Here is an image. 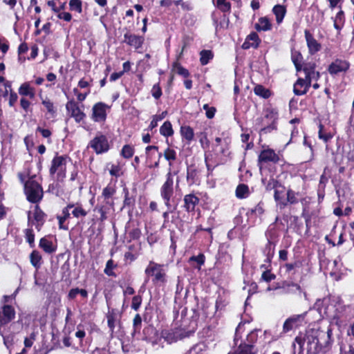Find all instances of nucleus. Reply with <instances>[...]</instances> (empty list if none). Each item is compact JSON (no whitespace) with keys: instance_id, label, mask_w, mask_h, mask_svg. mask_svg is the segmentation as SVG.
<instances>
[{"instance_id":"obj_1","label":"nucleus","mask_w":354,"mask_h":354,"mask_svg":"<svg viewBox=\"0 0 354 354\" xmlns=\"http://www.w3.org/2000/svg\"><path fill=\"white\" fill-rule=\"evenodd\" d=\"M332 335V330L328 328L326 331L319 329L311 328L306 331L305 337L297 336L295 339V343L293 344L294 350H297L296 344L298 345L299 354H303L304 346L305 342H315L316 340L322 341L330 339Z\"/></svg>"},{"instance_id":"obj_2","label":"nucleus","mask_w":354,"mask_h":354,"mask_svg":"<svg viewBox=\"0 0 354 354\" xmlns=\"http://www.w3.org/2000/svg\"><path fill=\"white\" fill-rule=\"evenodd\" d=\"M25 193L27 199L33 203L39 202L43 196V190L41 185L32 178H30L24 185Z\"/></svg>"},{"instance_id":"obj_3","label":"nucleus","mask_w":354,"mask_h":354,"mask_svg":"<svg viewBox=\"0 0 354 354\" xmlns=\"http://www.w3.org/2000/svg\"><path fill=\"white\" fill-rule=\"evenodd\" d=\"M174 180L171 172V169H169L168 173L167 174L166 181L160 187V196L164 200L165 204L167 206L168 210L171 207L170 201L174 196Z\"/></svg>"},{"instance_id":"obj_4","label":"nucleus","mask_w":354,"mask_h":354,"mask_svg":"<svg viewBox=\"0 0 354 354\" xmlns=\"http://www.w3.org/2000/svg\"><path fill=\"white\" fill-rule=\"evenodd\" d=\"M163 266L156 263L152 261H151L145 269V274L149 278L150 276L153 277V282L154 283H164L165 282V272L162 268Z\"/></svg>"},{"instance_id":"obj_5","label":"nucleus","mask_w":354,"mask_h":354,"mask_svg":"<svg viewBox=\"0 0 354 354\" xmlns=\"http://www.w3.org/2000/svg\"><path fill=\"white\" fill-rule=\"evenodd\" d=\"M56 172L57 180H63L66 176V158L64 156H56L52 161L50 174L53 176Z\"/></svg>"},{"instance_id":"obj_6","label":"nucleus","mask_w":354,"mask_h":354,"mask_svg":"<svg viewBox=\"0 0 354 354\" xmlns=\"http://www.w3.org/2000/svg\"><path fill=\"white\" fill-rule=\"evenodd\" d=\"M89 146L94 149L97 154L105 153L109 149V145L106 137L100 133L91 140Z\"/></svg>"},{"instance_id":"obj_7","label":"nucleus","mask_w":354,"mask_h":354,"mask_svg":"<svg viewBox=\"0 0 354 354\" xmlns=\"http://www.w3.org/2000/svg\"><path fill=\"white\" fill-rule=\"evenodd\" d=\"M282 288L284 290V292L287 294L295 295L296 297L301 298L304 296L306 298V292L302 290L301 286L294 282H289L284 281L280 286H277L274 289Z\"/></svg>"},{"instance_id":"obj_8","label":"nucleus","mask_w":354,"mask_h":354,"mask_svg":"<svg viewBox=\"0 0 354 354\" xmlns=\"http://www.w3.org/2000/svg\"><path fill=\"white\" fill-rule=\"evenodd\" d=\"M279 160V156L274 150L268 149L263 150L258 157V165L260 171L262 170L264 165L268 162H278Z\"/></svg>"},{"instance_id":"obj_9","label":"nucleus","mask_w":354,"mask_h":354,"mask_svg":"<svg viewBox=\"0 0 354 354\" xmlns=\"http://www.w3.org/2000/svg\"><path fill=\"white\" fill-rule=\"evenodd\" d=\"M306 315V313H304L288 317L283 323V332L286 333L301 326L304 321Z\"/></svg>"},{"instance_id":"obj_10","label":"nucleus","mask_w":354,"mask_h":354,"mask_svg":"<svg viewBox=\"0 0 354 354\" xmlns=\"http://www.w3.org/2000/svg\"><path fill=\"white\" fill-rule=\"evenodd\" d=\"M350 66V64L345 59H336L328 68V71L330 75H337L342 72H346Z\"/></svg>"},{"instance_id":"obj_11","label":"nucleus","mask_w":354,"mask_h":354,"mask_svg":"<svg viewBox=\"0 0 354 354\" xmlns=\"http://www.w3.org/2000/svg\"><path fill=\"white\" fill-rule=\"evenodd\" d=\"M15 315L14 308L10 305H5L0 311V327L11 322Z\"/></svg>"},{"instance_id":"obj_12","label":"nucleus","mask_w":354,"mask_h":354,"mask_svg":"<svg viewBox=\"0 0 354 354\" xmlns=\"http://www.w3.org/2000/svg\"><path fill=\"white\" fill-rule=\"evenodd\" d=\"M66 109L73 117L76 122H80L85 117V114L80 109L77 104L71 100L66 104Z\"/></svg>"},{"instance_id":"obj_13","label":"nucleus","mask_w":354,"mask_h":354,"mask_svg":"<svg viewBox=\"0 0 354 354\" xmlns=\"http://www.w3.org/2000/svg\"><path fill=\"white\" fill-rule=\"evenodd\" d=\"M106 105L102 102L95 104L93 107L92 118L95 122H102L106 119Z\"/></svg>"},{"instance_id":"obj_14","label":"nucleus","mask_w":354,"mask_h":354,"mask_svg":"<svg viewBox=\"0 0 354 354\" xmlns=\"http://www.w3.org/2000/svg\"><path fill=\"white\" fill-rule=\"evenodd\" d=\"M123 42L138 49L142 46L144 42V37L142 36L131 34L128 32H126L124 35Z\"/></svg>"},{"instance_id":"obj_15","label":"nucleus","mask_w":354,"mask_h":354,"mask_svg":"<svg viewBox=\"0 0 354 354\" xmlns=\"http://www.w3.org/2000/svg\"><path fill=\"white\" fill-rule=\"evenodd\" d=\"M305 38L307 42V46L309 50V53L313 55L320 50L321 44L313 37V35L309 30H306L304 32Z\"/></svg>"},{"instance_id":"obj_16","label":"nucleus","mask_w":354,"mask_h":354,"mask_svg":"<svg viewBox=\"0 0 354 354\" xmlns=\"http://www.w3.org/2000/svg\"><path fill=\"white\" fill-rule=\"evenodd\" d=\"M330 339L326 340H316L315 342H306L307 343V353L308 354H317L324 346L329 344Z\"/></svg>"},{"instance_id":"obj_17","label":"nucleus","mask_w":354,"mask_h":354,"mask_svg":"<svg viewBox=\"0 0 354 354\" xmlns=\"http://www.w3.org/2000/svg\"><path fill=\"white\" fill-rule=\"evenodd\" d=\"M310 86V82H308L306 78L299 77L294 84V93L296 95H304L307 93L308 88Z\"/></svg>"},{"instance_id":"obj_18","label":"nucleus","mask_w":354,"mask_h":354,"mask_svg":"<svg viewBox=\"0 0 354 354\" xmlns=\"http://www.w3.org/2000/svg\"><path fill=\"white\" fill-rule=\"evenodd\" d=\"M185 207L187 212L194 211L196 205L199 203V198L194 194H187L184 197Z\"/></svg>"},{"instance_id":"obj_19","label":"nucleus","mask_w":354,"mask_h":354,"mask_svg":"<svg viewBox=\"0 0 354 354\" xmlns=\"http://www.w3.org/2000/svg\"><path fill=\"white\" fill-rule=\"evenodd\" d=\"M113 203H105L102 202L100 204H97L94 209V211H97L100 214V220L103 222L107 219V214L109 212L110 207L112 206Z\"/></svg>"},{"instance_id":"obj_20","label":"nucleus","mask_w":354,"mask_h":354,"mask_svg":"<svg viewBox=\"0 0 354 354\" xmlns=\"http://www.w3.org/2000/svg\"><path fill=\"white\" fill-rule=\"evenodd\" d=\"M259 36L256 32L250 34L245 41L243 44L242 48L244 49L250 48V47L257 48L259 46Z\"/></svg>"},{"instance_id":"obj_21","label":"nucleus","mask_w":354,"mask_h":354,"mask_svg":"<svg viewBox=\"0 0 354 354\" xmlns=\"http://www.w3.org/2000/svg\"><path fill=\"white\" fill-rule=\"evenodd\" d=\"M272 12L276 16V21L278 24H280L286 15V9L284 6L282 5H276L272 8Z\"/></svg>"},{"instance_id":"obj_22","label":"nucleus","mask_w":354,"mask_h":354,"mask_svg":"<svg viewBox=\"0 0 354 354\" xmlns=\"http://www.w3.org/2000/svg\"><path fill=\"white\" fill-rule=\"evenodd\" d=\"M124 193V200L123 203V208H128L129 210L132 209L133 206L135 205V197L133 196H130L129 192L127 188L124 187L123 189Z\"/></svg>"},{"instance_id":"obj_23","label":"nucleus","mask_w":354,"mask_h":354,"mask_svg":"<svg viewBox=\"0 0 354 354\" xmlns=\"http://www.w3.org/2000/svg\"><path fill=\"white\" fill-rule=\"evenodd\" d=\"M39 247L48 254H51L56 250V248L53 245L52 241H48L46 238L40 239Z\"/></svg>"},{"instance_id":"obj_24","label":"nucleus","mask_w":354,"mask_h":354,"mask_svg":"<svg viewBox=\"0 0 354 354\" xmlns=\"http://www.w3.org/2000/svg\"><path fill=\"white\" fill-rule=\"evenodd\" d=\"M255 28L258 31H266L271 28V24L267 17H261L255 24Z\"/></svg>"},{"instance_id":"obj_25","label":"nucleus","mask_w":354,"mask_h":354,"mask_svg":"<svg viewBox=\"0 0 354 354\" xmlns=\"http://www.w3.org/2000/svg\"><path fill=\"white\" fill-rule=\"evenodd\" d=\"M262 183L266 187V189L267 191H270L272 189H275L279 187H281L282 189H284L283 186H281L277 180H276L274 178H270L268 180H267L266 178H262Z\"/></svg>"},{"instance_id":"obj_26","label":"nucleus","mask_w":354,"mask_h":354,"mask_svg":"<svg viewBox=\"0 0 354 354\" xmlns=\"http://www.w3.org/2000/svg\"><path fill=\"white\" fill-rule=\"evenodd\" d=\"M200 62L202 65H206L207 63L213 59L214 54L210 50H203L200 52Z\"/></svg>"},{"instance_id":"obj_27","label":"nucleus","mask_w":354,"mask_h":354,"mask_svg":"<svg viewBox=\"0 0 354 354\" xmlns=\"http://www.w3.org/2000/svg\"><path fill=\"white\" fill-rule=\"evenodd\" d=\"M115 189L111 186H107L104 188L102 196L104 198L103 202L105 203H113L110 201V198L115 194Z\"/></svg>"},{"instance_id":"obj_28","label":"nucleus","mask_w":354,"mask_h":354,"mask_svg":"<svg viewBox=\"0 0 354 354\" xmlns=\"http://www.w3.org/2000/svg\"><path fill=\"white\" fill-rule=\"evenodd\" d=\"M254 92L257 95L261 96L265 99L268 98L271 95L270 91L260 84L254 87Z\"/></svg>"},{"instance_id":"obj_29","label":"nucleus","mask_w":354,"mask_h":354,"mask_svg":"<svg viewBox=\"0 0 354 354\" xmlns=\"http://www.w3.org/2000/svg\"><path fill=\"white\" fill-rule=\"evenodd\" d=\"M19 93L21 95L29 96L30 98H33L35 96V93L30 87L28 83H24L21 85L19 89Z\"/></svg>"},{"instance_id":"obj_30","label":"nucleus","mask_w":354,"mask_h":354,"mask_svg":"<svg viewBox=\"0 0 354 354\" xmlns=\"http://www.w3.org/2000/svg\"><path fill=\"white\" fill-rule=\"evenodd\" d=\"M249 194L248 186L245 184H240L236 189V196L239 198H246Z\"/></svg>"},{"instance_id":"obj_31","label":"nucleus","mask_w":354,"mask_h":354,"mask_svg":"<svg viewBox=\"0 0 354 354\" xmlns=\"http://www.w3.org/2000/svg\"><path fill=\"white\" fill-rule=\"evenodd\" d=\"M180 133L182 136L186 139L188 142H190L193 140L194 138V131L192 128L189 126L181 127Z\"/></svg>"},{"instance_id":"obj_32","label":"nucleus","mask_w":354,"mask_h":354,"mask_svg":"<svg viewBox=\"0 0 354 354\" xmlns=\"http://www.w3.org/2000/svg\"><path fill=\"white\" fill-rule=\"evenodd\" d=\"M44 217H45V214L42 212V210L37 205L35 207L34 219L37 223L38 226L43 225V223L44 222Z\"/></svg>"},{"instance_id":"obj_33","label":"nucleus","mask_w":354,"mask_h":354,"mask_svg":"<svg viewBox=\"0 0 354 354\" xmlns=\"http://www.w3.org/2000/svg\"><path fill=\"white\" fill-rule=\"evenodd\" d=\"M30 262L32 265L36 268H39L41 265V256L40 255L39 252L38 251L34 250L32 252V253L30 255Z\"/></svg>"},{"instance_id":"obj_34","label":"nucleus","mask_w":354,"mask_h":354,"mask_svg":"<svg viewBox=\"0 0 354 354\" xmlns=\"http://www.w3.org/2000/svg\"><path fill=\"white\" fill-rule=\"evenodd\" d=\"M160 132L165 136H170L173 134L174 131L172 129L171 124L167 121L160 127Z\"/></svg>"},{"instance_id":"obj_35","label":"nucleus","mask_w":354,"mask_h":354,"mask_svg":"<svg viewBox=\"0 0 354 354\" xmlns=\"http://www.w3.org/2000/svg\"><path fill=\"white\" fill-rule=\"evenodd\" d=\"M117 320V316L116 314L114 313V310H112L111 312H109L107 315V322H108V326L111 330V332L113 331L115 328V324Z\"/></svg>"},{"instance_id":"obj_36","label":"nucleus","mask_w":354,"mask_h":354,"mask_svg":"<svg viewBox=\"0 0 354 354\" xmlns=\"http://www.w3.org/2000/svg\"><path fill=\"white\" fill-rule=\"evenodd\" d=\"M165 158L169 161V167L172 165L171 161L175 160L176 159V152L170 148H167L164 152Z\"/></svg>"},{"instance_id":"obj_37","label":"nucleus","mask_w":354,"mask_h":354,"mask_svg":"<svg viewBox=\"0 0 354 354\" xmlns=\"http://www.w3.org/2000/svg\"><path fill=\"white\" fill-rule=\"evenodd\" d=\"M319 138L325 142H328L333 138V135L330 133H327L324 131L323 124H319Z\"/></svg>"},{"instance_id":"obj_38","label":"nucleus","mask_w":354,"mask_h":354,"mask_svg":"<svg viewBox=\"0 0 354 354\" xmlns=\"http://www.w3.org/2000/svg\"><path fill=\"white\" fill-rule=\"evenodd\" d=\"M133 148L129 145H124L121 151V155L125 158H130L133 156Z\"/></svg>"},{"instance_id":"obj_39","label":"nucleus","mask_w":354,"mask_h":354,"mask_svg":"<svg viewBox=\"0 0 354 354\" xmlns=\"http://www.w3.org/2000/svg\"><path fill=\"white\" fill-rule=\"evenodd\" d=\"M69 6L71 10L77 11L78 13L82 11L81 0H70Z\"/></svg>"},{"instance_id":"obj_40","label":"nucleus","mask_w":354,"mask_h":354,"mask_svg":"<svg viewBox=\"0 0 354 354\" xmlns=\"http://www.w3.org/2000/svg\"><path fill=\"white\" fill-rule=\"evenodd\" d=\"M113 261L112 259L109 260L106 262V268L104 270V273L108 276L116 277V274L113 272V268H115Z\"/></svg>"},{"instance_id":"obj_41","label":"nucleus","mask_w":354,"mask_h":354,"mask_svg":"<svg viewBox=\"0 0 354 354\" xmlns=\"http://www.w3.org/2000/svg\"><path fill=\"white\" fill-rule=\"evenodd\" d=\"M174 67L176 68V73L184 77H188L189 76V73L188 70L183 67L179 63L176 62L174 64Z\"/></svg>"},{"instance_id":"obj_42","label":"nucleus","mask_w":354,"mask_h":354,"mask_svg":"<svg viewBox=\"0 0 354 354\" xmlns=\"http://www.w3.org/2000/svg\"><path fill=\"white\" fill-rule=\"evenodd\" d=\"M216 4L222 12H227L230 10V3L226 0H217Z\"/></svg>"},{"instance_id":"obj_43","label":"nucleus","mask_w":354,"mask_h":354,"mask_svg":"<svg viewBox=\"0 0 354 354\" xmlns=\"http://www.w3.org/2000/svg\"><path fill=\"white\" fill-rule=\"evenodd\" d=\"M203 109L205 110V115L206 117L209 119H212L214 117L215 113H216V108L214 106H209L208 104H204L203 105Z\"/></svg>"},{"instance_id":"obj_44","label":"nucleus","mask_w":354,"mask_h":354,"mask_svg":"<svg viewBox=\"0 0 354 354\" xmlns=\"http://www.w3.org/2000/svg\"><path fill=\"white\" fill-rule=\"evenodd\" d=\"M151 95L156 100L159 99L162 95V90L159 83H157L153 85L151 89Z\"/></svg>"},{"instance_id":"obj_45","label":"nucleus","mask_w":354,"mask_h":354,"mask_svg":"<svg viewBox=\"0 0 354 354\" xmlns=\"http://www.w3.org/2000/svg\"><path fill=\"white\" fill-rule=\"evenodd\" d=\"M166 113L167 112H162V114L160 115H154L149 124V128L151 129H153V128L156 127L158 125V122L163 119Z\"/></svg>"},{"instance_id":"obj_46","label":"nucleus","mask_w":354,"mask_h":354,"mask_svg":"<svg viewBox=\"0 0 354 354\" xmlns=\"http://www.w3.org/2000/svg\"><path fill=\"white\" fill-rule=\"evenodd\" d=\"M275 278L276 275L271 273L270 270H265L261 275V279L266 282H270L272 280H274Z\"/></svg>"},{"instance_id":"obj_47","label":"nucleus","mask_w":354,"mask_h":354,"mask_svg":"<svg viewBox=\"0 0 354 354\" xmlns=\"http://www.w3.org/2000/svg\"><path fill=\"white\" fill-rule=\"evenodd\" d=\"M287 202L290 204H295L298 202L296 194L292 189H288L287 191Z\"/></svg>"},{"instance_id":"obj_48","label":"nucleus","mask_w":354,"mask_h":354,"mask_svg":"<svg viewBox=\"0 0 354 354\" xmlns=\"http://www.w3.org/2000/svg\"><path fill=\"white\" fill-rule=\"evenodd\" d=\"M142 303V297L140 295L134 296L132 299L131 308L138 310Z\"/></svg>"},{"instance_id":"obj_49","label":"nucleus","mask_w":354,"mask_h":354,"mask_svg":"<svg viewBox=\"0 0 354 354\" xmlns=\"http://www.w3.org/2000/svg\"><path fill=\"white\" fill-rule=\"evenodd\" d=\"M142 318L139 314L136 315L133 319L134 333L139 331L141 327Z\"/></svg>"},{"instance_id":"obj_50","label":"nucleus","mask_w":354,"mask_h":354,"mask_svg":"<svg viewBox=\"0 0 354 354\" xmlns=\"http://www.w3.org/2000/svg\"><path fill=\"white\" fill-rule=\"evenodd\" d=\"M315 70V64L314 63H306L303 66V71L305 75H309Z\"/></svg>"},{"instance_id":"obj_51","label":"nucleus","mask_w":354,"mask_h":354,"mask_svg":"<svg viewBox=\"0 0 354 354\" xmlns=\"http://www.w3.org/2000/svg\"><path fill=\"white\" fill-rule=\"evenodd\" d=\"M26 236L27 241L29 243L31 247L34 245L35 235L33 234L32 230L27 229L26 230Z\"/></svg>"},{"instance_id":"obj_52","label":"nucleus","mask_w":354,"mask_h":354,"mask_svg":"<svg viewBox=\"0 0 354 354\" xmlns=\"http://www.w3.org/2000/svg\"><path fill=\"white\" fill-rule=\"evenodd\" d=\"M72 214L75 217L78 218L80 216H85L87 212L82 207H77L73 210Z\"/></svg>"},{"instance_id":"obj_53","label":"nucleus","mask_w":354,"mask_h":354,"mask_svg":"<svg viewBox=\"0 0 354 354\" xmlns=\"http://www.w3.org/2000/svg\"><path fill=\"white\" fill-rule=\"evenodd\" d=\"M42 104L45 106L48 111L50 113H55V111L54 109V106L53 102L48 99L44 100L42 101Z\"/></svg>"},{"instance_id":"obj_54","label":"nucleus","mask_w":354,"mask_h":354,"mask_svg":"<svg viewBox=\"0 0 354 354\" xmlns=\"http://www.w3.org/2000/svg\"><path fill=\"white\" fill-rule=\"evenodd\" d=\"M320 77V73L318 71H313L312 73H309V75H305V78L308 82H310L311 83V81L313 80H317Z\"/></svg>"},{"instance_id":"obj_55","label":"nucleus","mask_w":354,"mask_h":354,"mask_svg":"<svg viewBox=\"0 0 354 354\" xmlns=\"http://www.w3.org/2000/svg\"><path fill=\"white\" fill-rule=\"evenodd\" d=\"M190 261H194L197 262L199 266H201L205 262V256L203 254H200L198 256H193L190 258Z\"/></svg>"},{"instance_id":"obj_56","label":"nucleus","mask_w":354,"mask_h":354,"mask_svg":"<svg viewBox=\"0 0 354 354\" xmlns=\"http://www.w3.org/2000/svg\"><path fill=\"white\" fill-rule=\"evenodd\" d=\"M174 3L176 6L180 5V6H181V8L184 10H191V7H190L189 4L187 2L183 1V0L174 1Z\"/></svg>"},{"instance_id":"obj_57","label":"nucleus","mask_w":354,"mask_h":354,"mask_svg":"<svg viewBox=\"0 0 354 354\" xmlns=\"http://www.w3.org/2000/svg\"><path fill=\"white\" fill-rule=\"evenodd\" d=\"M57 17L60 19H64L66 21H70L72 19V16L69 12H57Z\"/></svg>"},{"instance_id":"obj_58","label":"nucleus","mask_w":354,"mask_h":354,"mask_svg":"<svg viewBox=\"0 0 354 354\" xmlns=\"http://www.w3.org/2000/svg\"><path fill=\"white\" fill-rule=\"evenodd\" d=\"M301 262L300 261H295L294 263H286L285 265V268H286V271L287 272H290L292 270L296 268H299L301 266Z\"/></svg>"},{"instance_id":"obj_59","label":"nucleus","mask_w":354,"mask_h":354,"mask_svg":"<svg viewBox=\"0 0 354 354\" xmlns=\"http://www.w3.org/2000/svg\"><path fill=\"white\" fill-rule=\"evenodd\" d=\"M74 207V205L70 204L68 205L65 208L62 210V216H61L63 218H65V219H67L70 216L69 213V209Z\"/></svg>"},{"instance_id":"obj_60","label":"nucleus","mask_w":354,"mask_h":354,"mask_svg":"<svg viewBox=\"0 0 354 354\" xmlns=\"http://www.w3.org/2000/svg\"><path fill=\"white\" fill-rule=\"evenodd\" d=\"M301 55L299 53L292 54V60L294 64L301 63Z\"/></svg>"},{"instance_id":"obj_61","label":"nucleus","mask_w":354,"mask_h":354,"mask_svg":"<svg viewBox=\"0 0 354 354\" xmlns=\"http://www.w3.org/2000/svg\"><path fill=\"white\" fill-rule=\"evenodd\" d=\"M37 131H39L42 136L44 138H49L51 135V132L48 129H44L41 127H37Z\"/></svg>"},{"instance_id":"obj_62","label":"nucleus","mask_w":354,"mask_h":354,"mask_svg":"<svg viewBox=\"0 0 354 354\" xmlns=\"http://www.w3.org/2000/svg\"><path fill=\"white\" fill-rule=\"evenodd\" d=\"M109 172L111 176H118L120 175V168L118 166L112 165Z\"/></svg>"},{"instance_id":"obj_63","label":"nucleus","mask_w":354,"mask_h":354,"mask_svg":"<svg viewBox=\"0 0 354 354\" xmlns=\"http://www.w3.org/2000/svg\"><path fill=\"white\" fill-rule=\"evenodd\" d=\"M28 50V46L26 43H22L19 45L18 48L19 55L25 53Z\"/></svg>"},{"instance_id":"obj_64","label":"nucleus","mask_w":354,"mask_h":354,"mask_svg":"<svg viewBox=\"0 0 354 354\" xmlns=\"http://www.w3.org/2000/svg\"><path fill=\"white\" fill-rule=\"evenodd\" d=\"M17 100V95L15 93H11L9 99V104L12 106Z\"/></svg>"}]
</instances>
